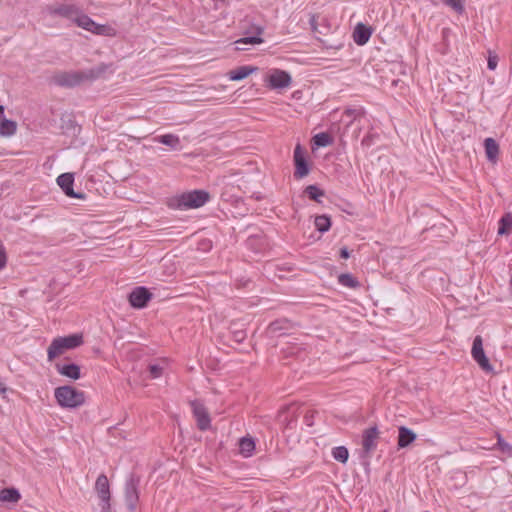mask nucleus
Segmentation results:
<instances>
[{
  "mask_svg": "<svg viewBox=\"0 0 512 512\" xmlns=\"http://www.w3.org/2000/svg\"><path fill=\"white\" fill-rule=\"evenodd\" d=\"M379 431L376 426L369 427L363 431L362 447L366 453H370L377 446Z\"/></svg>",
  "mask_w": 512,
  "mask_h": 512,
  "instance_id": "obj_13",
  "label": "nucleus"
},
{
  "mask_svg": "<svg viewBox=\"0 0 512 512\" xmlns=\"http://www.w3.org/2000/svg\"><path fill=\"white\" fill-rule=\"evenodd\" d=\"M282 322L281 321H275V322H272L270 325H269V330L271 332H276L278 330H280L282 328Z\"/></svg>",
  "mask_w": 512,
  "mask_h": 512,
  "instance_id": "obj_40",
  "label": "nucleus"
},
{
  "mask_svg": "<svg viewBox=\"0 0 512 512\" xmlns=\"http://www.w3.org/2000/svg\"><path fill=\"white\" fill-rule=\"evenodd\" d=\"M417 438V435L415 432H413L411 429L400 426L398 428V441L397 445L398 448L402 449L407 446H409L411 443H413Z\"/></svg>",
  "mask_w": 512,
  "mask_h": 512,
  "instance_id": "obj_16",
  "label": "nucleus"
},
{
  "mask_svg": "<svg viewBox=\"0 0 512 512\" xmlns=\"http://www.w3.org/2000/svg\"><path fill=\"white\" fill-rule=\"evenodd\" d=\"M267 86L274 90H280L289 87L292 79L288 72L281 69H273L265 77Z\"/></svg>",
  "mask_w": 512,
  "mask_h": 512,
  "instance_id": "obj_5",
  "label": "nucleus"
},
{
  "mask_svg": "<svg viewBox=\"0 0 512 512\" xmlns=\"http://www.w3.org/2000/svg\"><path fill=\"white\" fill-rule=\"evenodd\" d=\"M57 404L62 408L74 409L82 406L86 401L85 393L74 386H59L54 391Z\"/></svg>",
  "mask_w": 512,
  "mask_h": 512,
  "instance_id": "obj_3",
  "label": "nucleus"
},
{
  "mask_svg": "<svg viewBox=\"0 0 512 512\" xmlns=\"http://www.w3.org/2000/svg\"><path fill=\"white\" fill-rule=\"evenodd\" d=\"M497 445L503 453L507 454L508 456H512V446L505 442L500 435H498Z\"/></svg>",
  "mask_w": 512,
  "mask_h": 512,
  "instance_id": "obj_35",
  "label": "nucleus"
},
{
  "mask_svg": "<svg viewBox=\"0 0 512 512\" xmlns=\"http://www.w3.org/2000/svg\"><path fill=\"white\" fill-rule=\"evenodd\" d=\"M82 343V334H72L65 337L55 338L48 348V357L52 360L64 353L66 350L79 347Z\"/></svg>",
  "mask_w": 512,
  "mask_h": 512,
  "instance_id": "obj_4",
  "label": "nucleus"
},
{
  "mask_svg": "<svg viewBox=\"0 0 512 512\" xmlns=\"http://www.w3.org/2000/svg\"><path fill=\"white\" fill-rule=\"evenodd\" d=\"M305 193L310 199L320 202V198L324 196V191L315 185H309L305 188Z\"/></svg>",
  "mask_w": 512,
  "mask_h": 512,
  "instance_id": "obj_30",
  "label": "nucleus"
},
{
  "mask_svg": "<svg viewBox=\"0 0 512 512\" xmlns=\"http://www.w3.org/2000/svg\"><path fill=\"white\" fill-rule=\"evenodd\" d=\"M154 140L171 148H177L180 144L179 137L174 134L161 135L156 137Z\"/></svg>",
  "mask_w": 512,
  "mask_h": 512,
  "instance_id": "obj_23",
  "label": "nucleus"
},
{
  "mask_svg": "<svg viewBox=\"0 0 512 512\" xmlns=\"http://www.w3.org/2000/svg\"><path fill=\"white\" fill-rule=\"evenodd\" d=\"M48 11L50 15L60 16L74 23L80 8L75 4H57L49 6Z\"/></svg>",
  "mask_w": 512,
  "mask_h": 512,
  "instance_id": "obj_9",
  "label": "nucleus"
},
{
  "mask_svg": "<svg viewBox=\"0 0 512 512\" xmlns=\"http://www.w3.org/2000/svg\"><path fill=\"white\" fill-rule=\"evenodd\" d=\"M443 3L458 14H463L465 11V0H443Z\"/></svg>",
  "mask_w": 512,
  "mask_h": 512,
  "instance_id": "obj_31",
  "label": "nucleus"
},
{
  "mask_svg": "<svg viewBox=\"0 0 512 512\" xmlns=\"http://www.w3.org/2000/svg\"><path fill=\"white\" fill-rule=\"evenodd\" d=\"M74 23L78 27L89 32H92L95 21L92 18H90L87 14L83 13V11L80 9Z\"/></svg>",
  "mask_w": 512,
  "mask_h": 512,
  "instance_id": "obj_20",
  "label": "nucleus"
},
{
  "mask_svg": "<svg viewBox=\"0 0 512 512\" xmlns=\"http://www.w3.org/2000/svg\"><path fill=\"white\" fill-rule=\"evenodd\" d=\"M112 30L113 29L110 26H108V25L97 24L95 22L93 30H92L91 33L96 34V35L110 36V35H112L111 34Z\"/></svg>",
  "mask_w": 512,
  "mask_h": 512,
  "instance_id": "obj_33",
  "label": "nucleus"
},
{
  "mask_svg": "<svg viewBox=\"0 0 512 512\" xmlns=\"http://www.w3.org/2000/svg\"><path fill=\"white\" fill-rule=\"evenodd\" d=\"M234 340L237 342H242L246 338V333L244 330H237L233 332Z\"/></svg>",
  "mask_w": 512,
  "mask_h": 512,
  "instance_id": "obj_38",
  "label": "nucleus"
},
{
  "mask_svg": "<svg viewBox=\"0 0 512 512\" xmlns=\"http://www.w3.org/2000/svg\"><path fill=\"white\" fill-rule=\"evenodd\" d=\"M6 120L4 115V107L0 105V124Z\"/></svg>",
  "mask_w": 512,
  "mask_h": 512,
  "instance_id": "obj_43",
  "label": "nucleus"
},
{
  "mask_svg": "<svg viewBox=\"0 0 512 512\" xmlns=\"http://www.w3.org/2000/svg\"><path fill=\"white\" fill-rule=\"evenodd\" d=\"M191 405L194 417L196 418L197 421L198 428L202 431L207 430L211 424V419L207 409L204 407L203 404L197 401L192 402Z\"/></svg>",
  "mask_w": 512,
  "mask_h": 512,
  "instance_id": "obj_10",
  "label": "nucleus"
},
{
  "mask_svg": "<svg viewBox=\"0 0 512 512\" xmlns=\"http://www.w3.org/2000/svg\"><path fill=\"white\" fill-rule=\"evenodd\" d=\"M471 354L473 359L477 362L482 370L486 372L493 371V367L485 355L481 336H476L474 338Z\"/></svg>",
  "mask_w": 512,
  "mask_h": 512,
  "instance_id": "obj_7",
  "label": "nucleus"
},
{
  "mask_svg": "<svg viewBox=\"0 0 512 512\" xmlns=\"http://www.w3.org/2000/svg\"><path fill=\"white\" fill-rule=\"evenodd\" d=\"M210 200L205 190H192L173 195L166 200V205L173 210L198 209Z\"/></svg>",
  "mask_w": 512,
  "mask_h": 512,
  "instance_id": "obj_2",
  "label": "nucleus"
},
{
  "mask_svg": "<svg viewBox=\"0 0 512 512\" xmlns=\"http://www.w3.org/2000/svg\"><path fill=\"white\" fill-rule=\"evenodd\" d=\"M6 120L4 115V107L0 105V124Z\"/></svg>",
  "mask_w": 512,
  "mask_h": 512,
  "instance_id": "obj_42",
  "label": "nucleus"
},
{
  "mask_svg": "<svg viewBox=\"0 0 512 512\" xmlns=\"http://www.w3.org/2000/svg\"><path fill=\"white\" fill-rule=\"evenodd\" d=\"M263 27H260V26H256L255 27V32H256V35L255 36H248V37H243V38H240L239 40H237L235 43L237 45H241V44H261L264 42L263 38L260 37V35L263 33Z\"/></svg>",
  "mask_w": 512,
  "mask_h": 512,
  "instance_id": "obj_22",
  "label": "nucleus"
},
{
  "mask_svg": "<svg viewBox=\"0 0 512 512\" xmlns=\"http://www.w3.org/2000/svg\"><path fill=\"white\" fill-rule=\"evenodd\" d=\"M340 256H341L343 259H347V258H349L350 254H349L348 249H347V248H345V247H344V248H342V249L340 250Z\"/></svg>",
  "mask_w": 512,
  "mask_h": 512,
  "instance_id": "obj_41",
  "label": "nucleus"
},
{
  "mask_svg": "<svg viewBox=\"0 0 512 512\" xmlns=\"http://www.w3.org/2000/svg\"><path fill=\"white\" fill-rule=\"evenodd\" d=\"M149 372L152 378H158L162 375V367L159 365H151L149 367Z\"/></svg>",
  "mask_w": 512,
  "mask_h": 512,
  "instance_id": "obj_37",
  "label": "nucleus"
},
{
  "mask_svg": "<svg viewBox=\"0 0 512 512\" xmlns=\"http://www.w3.org/2000/svg\"><path fill=\"white\" fill-rule=\"evenodd\" d=\"M257 70L256 67L239 66L229 71V78L233 81H239L248 77L253 71Z\"/></svg>",
  "mask_w": 512,
  "mask_h": 512,
  "instance_id": "obj_18",
  "label": "nucleus"
},
{
  "mask_svg": "<svg viewBox=\"0 0 512 512\" xmlns=\"http://www.w3.org/2000/svg\"><path fill=\"white\" fill-rule=\"evenodd\" d=\"M485 154L491 164H496L499 159L500 148L493 138H486L484 141Z\"/></svg>",
  "mask_w": 512,
  "mask_h": 512,
  "instance_id": "obj_15",
  "label": "nucleus"
},
{
  "mask_svg": "<svg viewBox=\"0 0 512 512\" xmlns=\"http://www.w3.org/2000/svg\"><path fill=\"white\" fill-rule=\"evenodd\" d=\"M57 372L69 379L78 380L81 377L80 367L74 363H57Z\"/></svg>",
  "mask_w": 512,
  "mask_h": 512,
  "instance_id": "obj_14",
  "label": "nucleus"
},
{
  "mask_svg": "<svg viewBox=\"0 0 512 512\" xmlns=\"http://www.w3.org/2000/svg\"><path fill=\"white\" fill-rule=\"evenodd\" d=\"M338 282L345 287L353 289L358 288L360 286L359 281L349 273L340 274L338 276Z\"/></svg>",
  "mask_w": 512,
  "mask_h": 512,
  "instance_id": "obj_26",
  "label": "nucleus"
},
{
  "mask_svg": "<svg viewBox=\"0 0 512 512\" xmlns=\"http://www.w3.org/2000/svg\"><path fill=\"white\" fill-rule=\"evenodd\" d=\"M95 491L101 500V512H110V485L106 475L101 474L97 477Z\"/></svg>",
  "mask_w": 512,
  "mask_h": 512,
  "instance_id": "obj_6",
  "label": "nucleus"
},
{
  "mask_svg": "<svg viewBox=\"0 0 512 512\" xmlns=\"http://www.w3.org/2000/svg\"><path fill=\"white\" fill-rule=\"evenodd\" d=\"M297 93H298V92H294L291 96H292V97H295V96H297Z\"/></svg>",
  "mask_w": 512,
  "mask_h": 512,
  "instance_id": "obj_44",
  "label": "nucleus"
},
{
  "mask_svg": "<svg viewBox=\"0 0 512 512\" xmlns=\"http://www.w3.org/2000/svg\"><path fill=\"white\" fill-rule=\"evenodd\" d=\"M293 160L295 165L294 177L297 179L306 177L310 169L305 157V151L300 144H297L294 149Z\"/></svg>",
  "mask_w": 512,
  "mask_h": 512,
  "instance_id": "obj_8",
  "label": "nucleus"
},
{
  "mask_svg": "<svg viewBox=\"0 0 512 512\" xmlns=\"http://www.w3.org/2000/svg\"><path fill=\"white\" fill-rule=\"evenodd\" d=\"M17 129L16 122L6 119L0 124V135L2 137H10L15 134Z\"/></svg>",
  "mask_w": 512,
  "mask_h": 512,
  "instance_id": "obj_24",
  "label": "nucleus"
},
{
  "mask_svg": "<svg viewBox=\"0 0 512 512\" xmlns=\"http://www.w3.org/2000/svg\"><path fill=\"white\" fill-rule=\"evenodd\" d=\"M497 63H498V57L496 55L489 56L487 65L490 70H494L497 66Z\"/></svg>",
  "mask_w": 512,
  "mask_h": 512,
  "instance_id": "obj_39",
  "label": "nucleus"
},
{
  "mask_svg": "<svg viewBox=\"0 0 512 512\" xmlns=\"http://www.w3.org/2000/svg\"><path fill=\"white\" fill-rule=\"evenodd\" d=\"M151 293L145 287H137L129 294V303L134 308H143L151 299Z\"/></svg>",
  "mask_w": 512,
  "mask_h": 512,
  "instance_id": "obj_11",
  "label": "nucleus"
},
{
  "mask_svg": "<svg viewBox=\"0 0 512 512\" xmlns=\"http://www.w3.org/2000/svg\"><path fill=\"white\" fill-rule=\"evenodd\" d=\"M255 450V442L252 437H242L239 440V452L244 457L252 456Z\"/></svg>",
  "mask_w": 512,
  "mask_h": 512,
  "instance_id": "obj_19",
  "label": "nucleus"
},
{
  "mask_svg": "<svg viewBox=\"0 0 512 512\" xmlns=\"http://www.w3.org/2000/svg\"><path fill=\"white\" fill-rule=\"evenodd\" d=\"M512 228V214L506 213L499 221L498 234H508Z\"/></svg>",
  "mask_w": 512,
  "mask_h": 512,
  "instance_id": "obj_27",
  "label": "nucleus"
},
{
  "mask_svg": "<svg viewBox=\"0 0 512 512\" xmlns=\"http://www.w3.org/2000/svg\"><path fill=\"white\" fill-rule=\"evenodd\" d=\"M314 224L319 232H327L331 227V219L327 215H319L315 217Z\"/></svg>",
  "mask_w": 512,
  "mask_h": 512,
  "instance_id": "obj_25",
  "label": "nucleus"
},
{
  "mask_svg": "<svg viewBox=\"0 0 512 512\" xmlns=\"http://www.w3.org/2000/svg\"><path fill=\"white\" fill-rule=\"evenodd\" d=\"M364 109L359 107V108H349V109H346L345 112H344V115L347 116V117H352V120H355V119H358L360 117H362L364 115Z\"/></svg>",
  "mask_w": 512,
  "mask_h": 512,
  "instance_id": "obj_34",
  "label": "nucleus"
},
{
  "mask_svg": "<svg viewBox=\"0 0 512 512\" xmlns=\"http://www.w3.org/2000/svg\"><path fill=\"white\" fill-rule=\"evenodd\" d=\"M332 456L335 460L346 463L349 457V452L346 447L338 446L332 450Z\"/></svg>",
  "mask_w": 512,
  "mask_h": 512,
  "instance_id": "obj_28",
  "label": "nucleus"
},
{
  "mask_svg": "<svg viewBox=\"0 0 512 512\" xmlns=\"http://www.w3.org/2000/svg\"><path fill=\"white\" fill-rule=\"evenodd\" d=\"M372 34V29L363 23H358L354 30V41L358 45H364L368 42Z\"/></svg>",
  "mask_w": 512,
  "mask_h": 512,
  "instance_id": "obj_17",
  "label": "nucleus"
},
{
  "mask_svg": "<svg viewBox=\"0 0 512 512\" xmlns=\"http://www.w3.org/2000/svg\"><path fill=\"white\" fill-rule=\"evenodd\" d=\"M109 72H112V64L101 63L87 70L56 72L51 76V82L60 87L74 88L85 83L93 82Z\"/></svg>",
  "mask_w": 512,
  "mask_h": 512,
  "instance_id": "obj_1",
  "label": "nucleus"
},
{
  "mask_svg": "<svg viewBox=\"0 0 512 512\" xmlns=\"http://www.w3.org/2000/svg\"><path fill=\"white\" fill-rule=\"evenodd\" d=\"M126 499L130 509H135L138 500V494L134 486L128 487L126 490Z\"/></svg>",
  "mask_w": 512,
  "mask_h": 512,
  "instance_id": "obj_32",
  "label": "nucleus"
},
{
  "mask_svg": "<svg viewBox=\"0 0 512 512\" xmlns=\"http://www.w3.org/2000/svg\"><path fill=\"white\" fill-rule=\"evenodd\" d=\"M332 138L329 134L322 132L313 137V142L317 147H325L332 144Z\"/></svg>",
  "mask_w": 512,
  "mask_h": 512,
  "instance_id": "obj_29",
  "label": "nucleus"
},
{
  "mask_svg": "<svg viewBox=\"0 0 512 512\" xmlns=\"http://www.w3.org/2000/svg\"><path fill=\"white\" fill-rule=\"evenodd\" d=\"M7 264V253L6 249L0 240V271L6 266Z\"/></svg>",
  "mask_w": 512,
  "mask_h": 512,
  "instance_id": "obj_36",
  "label": "nucleus"
},
{
  "mask_svg": "<svg viewBox=\"0 0 512 512\" xmlns=\"http://www.w3.org/2000/svg\"><path fill=\"white\" fill-rule=\"evenodd\" d=\"M57 183L64 193L71 198L83 199V194L75 193L73 190L74 176L72 173H64L58 176Z\"/></svg>",
  "mask_w": 512,
  "mask_h": 512,
  "instance_id": "obj_12",
  "label": "nucleus"
},
{
  "mask_svg": "<svg viewBox=\"0 0 512 512\" xmlns=\"http://www.w3.org/2000/svg\"><path fill=\"white\" fill-rule=\"evenodd\" d=\"M19 500L20 494L14 488H5L0 491V501L3 503H16Z\"/></svg>",
  "mask_w": 512,
  "mask_h": 512,
  "instance_id": "obj_21",
  "label": "nucleus"
}]
</instances>
